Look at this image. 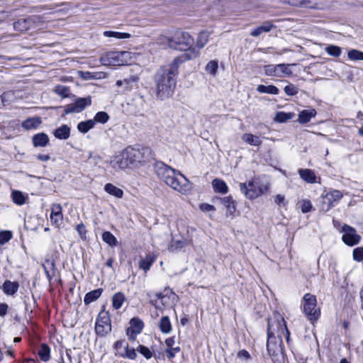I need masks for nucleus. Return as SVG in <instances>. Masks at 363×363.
I'll return each mask as SVG.
<instances>
[{"label": "nucleus", "mask_w": 363, "mask_h": 363, "mask_svg": "<svg viewBox=\"0 0 363 363\" xmlns=\"http://www.w3.org/2000/svg\"><path fill=\"white\" fill-rule=\"evenodd\" d=\"M104 190L109 194L113 195L117 198H122L123 191L114 186L112 184H106L104 186Z\"/></svg>", "instance_id": "nucleus-32"}, {"label": "nucleus", "mask_w": 363, "mask_h": 363, "mask_svg": "<svg viewBox=\"0 0 363 363\" xmlns=\"http://www.w3.org/2000/svg\"><path fill=\"white\" fill-rule=\"evenodd\" d=\"M154 169L158 177L173 189L183 194L190 191L191 184L180 172L172 168L162 162H156Z\"/></svg>", "instance_id": "nucleus-2"}, {"label": "nucleus", "mask_w": 363, "mask_h": 363, "mask_svg": "<svg viewBox=\"0 0 363 363\" xmlns=\"http://www.w3.org/2000/svg\"><path fill=\"white\" fill-rule=\"evenodd\" d=\"M300 177L308 184H314L316 182V175L313 170L310 169H298Z\"/></svg>", "instance_id": "nucleus-18"}, {"label": "nucleus", "mask_w": 363, "mask_h": 363, "mask_svg": "<svg viewBox=\"0 0 363 363\" xmlns=\"http://www.w3.org/2000/svg\"><path fill=\"white\" fill-rule=\"evenodd\" d=\"M144 327L143 322L138 318H133L130 320V327L126 330V334L131 340H135L136 336L140 334Z\"/></svg>", "instance_id": "nucleus-13"}, {"label": "nucleus", "mask_w": 363, "mask_h": 363, "mask_svg": "<svg viewBox=\"0 0 363 363\" xmlns=\"http://www.w3.org/2000/svg\"><path fill=\"white\" fill-rule=\"evenodd\" d=\"M50 139L47 134L40 133L34 135L32 138V142L34 147H44L49 143Z\"/></svg>", "instance_id": "nucleus-17"}, {"label": "nucleus", "mask_w": 363, "mask_h": 363, "mask_svg": "<svg viewBox=\"0 0 363 363\" xmlns=\"http://www.w3.org/2000/svg\"><path fill=\"white\" fill-rule=\"evenodd\" d=\"M96 335L104 337L111 331V323L109 313L102 310L96 318L95 325Z\"/></svg>", "instance_id": "nucleus-7"}, {"label": "nucleus", "mask_w": 363, "mask_h": 363, "mask_svg": "<svg viewBox=\"0 0 363 363\" xmlns=\"http://www.w3.org/2000/svg\"><path fill=\"white\" fill-rule=\"evenodd\" d=\"M218 67V61L211 60L206 65V71L212 75H215L217 72Z\"/></svg>", "instance_id": "nucleus-45"}, {"label": "nucleus", "mask_w": 363, "mask_h": 363, "mask_svg": "<svg viewBox=\"0 0 363 363\" xmlns=\"http://www.w3.org/2000/svg\"><path fill=\"white\" fill-rule=\"evenodd\" d=\"M32 25V21L30 18H20L13 23V28L20 32L28 30Z\"/></svg>", "instance_id": "nucleus-22"}, {"label": "nucleus", "mask_w": 363, "mask_h": 363, "mask_svg": "<svg viewBox=\"0 0 363 363\" xmlns=\"http://www.w3.org/2000/svg\"><path fill=\"white\" fill-rule=\"evenodd\" d=\"M123 152L124 156L126 157V160H128L130 165L145 162L152 157V151L149 147L129 146Z\"/></svg>", "instance_id": "nucleus-5"}, {"label": "nucleus", "mask_w": 363, "mask_h": 363, "mask_svg": "<svg viewBox=\"0 0 363 363\" xmlns=\"http://www.w3.org/2000/svg\"><path fill=\"white\" fill-rule=\"evenodd\" d=\"M159 328L162 333L168 334L172 331V324L168 316H163L159 323Z\"/></svg>", "instance_id": "nucleus-30"}, {"label": "nucleus", "mask_w": 363, "mask_h": 363, "mask_svg": "<svg viewBox=\"0 0 363 363\" xmlns=\"http://www.w3.org/2000/svg\"><path fill=\"white\" fill-rule=\"evenodd\" d=\"M157 255L154 253L147 254L145 258L141 259L139 263V267L143 269L145 272H147L152 264L155 262Z\"/></svg>", "instance_id": "nucleus-20"}, {"label": "nucleus", "mask_w": 363, "mask_h": 363, "mask_svg": "<svg viewBox=\"0 0 363 363\" xmlns=\"http://www.w3.org/2000/svg\"><path fill=\"white\" fill-rule=\"evenodd\" d=\"M129 55L128 52H110L101 57V61L104 65L121 66L123 65L125 57Z\"/></svg>", "instance_id": "nucleus-9"}, {"label": "nucleus", "mask_w": 363, "mask_h": 363, "mask_svg": "<svg viewBox=\"0 0 363 363\" xmlns=\"http://www.w3.org/2000/svg\"><path fill=\"white\" fill-rule=\"evenodd\" d=\"M81 77L86 80L94 79V75L89 72H81Z\"/></svg>", "instance_id": "nucleus-62"}, {"label": "nucleus", "mask_w": 363, "mask_h": 363, "mask_svg": "<svg viewBox=\"0 0 363 363\" xmlns=\"http://www.w3.org/2000/svg\"><path fill=\"white\" fill-rule=\"evenodd\" d=\"M124 351L125 352L121 354L123 357H126L130 359H135L136 358L137 353L134 348H130L128 345H126L124 347Z\"/></svg>", "instance_id": "nucleus-46"}, {"label": "nucleus", "mask_w": 363, "mask_h": 363, "mask_svg": "<svg viewBox=\"0 0 363 363\" xmlns=\"http://www.w3.org/2000/svg\"><path fill=\"white\" fill-rule=\"evenodd\" d=\"M42 123V120L40 117H32L23 121L21 126L26 130H34L38 128Z\"/></svg>", "instance_id": "nucleus-19"}, {"label": "nucleus", "mask_w": 363, "mask_h": 363, "mask_svg": "<svg viewBox=\"0 0 363 363\" xmlns=\"http://www.w3.org/2000/svg\"><path fill=\"white\" fill-rule=\"evenodd\" d=\"M199 208L203 212L215 211L216 208L214 206L208 203H202L200 205Z\"/></svg>", "instance_id": "nucleus-59"}, {"label": "nucleus", "mask_w": 363, "mask_h": 363, "mask_svg": "<svg viewBox=\"0 0 363 363\" xmlns=\"http://www.w3.org/2000/svg\"><path fill=\"white\" fill-rule=\"evenodd\" d=\"M257 91L259 93H266L277 95L279 93V89L274 85L265 86L260 84L257 87Z\"/></svg>", "instance_id": "nucleus-33"}, {"label": "nucleus", "mask_w": 363, "mask_h": 363, "mask_svg": "<svg viewBox=\"0 0 363 363\" xmlns=\"http://www.w3.org/2000/svg\"><path fill=\"white\" fill-rule=\"evenodd\" d=\"M275 333L280 339L283 335L286 337V342H289V330L284 319L279 315L276 321H272L270 318L268 319L267 348L269 355L274 354L276 351Z\"/></svg>", "instance_id": "nucleus-3"}, {"label": "nucleus", "mask_w": 363, "mask_h": 363, "mask_svg": "<svg viewBox=\"0 0 363 363\" xmlns=\"http://www.w3.org/2000/svg\"><path fill=\"white\" fill-rule=\"evenodd\" d=\"M181 349L179 347H171V348H167L165 352L167 353V358L169 359H172L175 357V354L177 353H179L180 352Z\"/></svg>", "instance_id": "nucleus-55"}, {"label": "nucleus", "mask_w": 363, "mask_h": 363, "mask_svg": "<svg viewBox=\"0 0 363 363\" xmlns=\"http://www.w3.org/2000/svg\"><path fill=\"white\" fill-rule=\"evenodd\" d=\"M342 193L339 190L328 191L323 196L322 211L327 212L334 207L335 204L342 199Z\"/></svg>", "instance_id": "nucleus-10"}, {"label": "nucleus", "mask_w": 363, "mask_h": 363, "mask_svg": "<svg viewBox=\"0 0 363 363\" xmlns=\"http://www.w3.org/2000/svg\"><path fill=\"white\" fill-rule=\"evenodd\" d=\"M284 90L286 94L288 96H294L298 92V88L293 84H289L286 85Z\"/></svg>", "instance_id": "nucleus-48"}, {"label": "nucleus", "mask_w": 363, "mask_h": 363, "mask_svg": "<svg viewBox=\"0 0 363 363\" xmlns=\"http://www.w3.org/2000/svg\"><path fill=\"white\" fill-rule=\"evenodd\" d=\"M315 115L316 111L313 108L303 110L298 114V121L300 123H306L309 122L312 118L315 117Z\"/></svg>", "instance_id": "nucleus-25"}, {"label": "nucleus", "mask_w": 363, "mask_h": 363, "mask_svg": "<svg viewBox=\"0 0 363 363\" xmlns=\"http://www.w3.org/2000/svg\"><path fill=\"white\" fill-rule=\"evenodd\" d=\"M292 65L290 64H279V65H265L264 72L267 76L276 77H289L292 74V71L290 67Z\"/></svg>", "instance_id": "nucleus-8"}, {"label": "nucleus", "mask_w": 363, "mask_h": 363, "mask_svg": "<svg viewBox=\"0 0 363 363\" xmlns=\"http://www.w3.org/2000/svg\"><path fill=\"white\" fill-rule=\"evenodd\" d=\"M55 92L62 97H67L69 93V89L67 86L59 85L56 87Z\"/></svg>", "instance_id": "nucleus-53"}, {"label": "nucleus", "mask_w": 363, "mask_h": 363, "mask_svg": "<svg viewBox=\"0 0 363 363\" xmlns=\"http://www.w3.org/2000/svg\"><path fill=\"white\" fill-rule=\"evenodd\" d=\"M53 135L59 140H67L70 136V128L67 125H62L55 130Z\"/></svg>", "instance_id": "nucleus-23"}, {"label": "nucleus", "mask_w": 363, "mask_h": 363, "mask_svg": "<svg viewBox=\"0 0 363 363\" xmlns=\"http://www.w3.org/2000/svg\"><path fill=\"white\" fill-rule=\"evenodd\" d=\"M109 120L108 114L105 111H99L97 112L92 121H94V124L96 123H106Z\"/></svg>", "instance_id": "nucleus-41"}, {"label": "nucleus", "mask_w": 363, "mask_h": 363, "mask_svg": "<svg viewBox=\"0 0 363 363\" xmlns=\"http://www.w3.org/2000/svg\"><path fill=\"white\" fill-rule=\"evenodd\" d=\"M235 210L236 208L235 205V201H233L232 203L229 206V207H228L226 209L227 214L233 215V213L235 212Z\"/></svg>", "instance_id": "nucleus-63"}, {"label": "nucleus", "mask_w": 363, "mask_h": 363, "mask_svg": "<svg viewBox=\"0 0 363 363\" xmlns=\"http://www.w3.org/2000/svg\"><path fill=\"white\" fill-rule=\"evenodd\" d=\"M169 291L172 294H174V292L169 288H166L164 291V292H157L155 294L156 299L157 301L162 300V299H169V297L168 296L167 293L164 294L165 292Z\"/></svg>", "instance_id": "nucleus-54"}, {"label": "nucleus", "mask_w": 363, "mask_h": 363, "mask_svg": "<svg viewBox=\"0 0 363 363\" xmlns=\"http://www.w3.org/2000/svg\"><path fill=\"white\" fill-rule=\"evenodd\" d=\"M240 189L249 199H255L262 194L261 190L256 189L253 182H250L247 185L245 183H240Z\"/></svg>", "instance_id": "nucleus-14"}, {"label": "nucleus", "mask_w": 363, "mask_h": 363, "mask_svg": "<svg viewBox=\"0 0 363 363\" xmlns=\"http://www.w3.org/2000/svg\"><path fill=\"white\" fill-rule=\"evenodd\" d=\"M138 351L147 359H150L152 356L150 350L144 345H139Z\"/></svg>", "instance_id": "nucleus-52"}, {"label": "nucleus", "mask_w": 363, "mask_h": 363, "mask_svg": "<svg viewBox=\"0 0 363 363\" xmlns=\"http://www.w3.org/2000/svg\"><path fill=\"white\" fill-rule=\"evenodd\" d=\"M208 35L206 32H201L199 35L197 43H196V48L199 50L204 47L206 43L208 42Z\"/></svg>", "instance_id": "nucleus-43"}, {"label": "nucleus", "mask_w": 363, "mask_h": 363, "mask_svg": "<svg viewBox=\"0 0 363 363\" xmlns=\"http://www.w3.org/2000/svg\"><path fill=\"white\" fill-rule=\"evenodd\" d=\"M294 116V113H285L280 111L276 114L274 120L279 123H285L287 121L292 119Z\"/></svg>", "instance_id": "nucleus-40"}, {"label": "nucleus", "mask_w": 363, "mask_h": 363, "mask_svg": "<svg viewBox=\"0 0 363 363\" xmlns=\"http://www.w3.org/2000/svg\"><path fill=\"white\" fill-rule=\"evenodd\" d=\"M11 196L13 201L19 206L24 204L26 202V196L20 191H13Z\"/></svg>", "instance_id": "nucleus-37"}, {"label": "nucleus", "mask_w": 363, "mask_h": 363, "mask_svg": "<svg viewBox=\"0 0 363 363\" xmlns=\"http://www.w3.org/2000/svg\"><path fill=\"white\" fill-rule=\"evenodd\" d=\"M198 57L196 50H191L185 57H177L167 67H160L155 74L157 96L163 100L171 96L176 86V77L179 66L186 60Z\"/></svg>", "instance_id": "nucleus-1"}, {"label": "nucleus", "mask_w": 363, "mask_h": 363, "mask_svg": "<svg viewBox=\"0 0 363 363\" xmlns=\"http://www.w3.org/2000/svg\"><path fill=\"white\" fill-rule=\"evenodd\" d=\"M234 200L233 199V197L231 196H225L223 198L221 197H215L213 199L214 203H218L222 204L225 206V208L227 209L228 207L232 203V202Z\"/></svg>", "instance_id": "nucleus-44"}, {"label": "nucleus", "mask_w": 363, "mask_h": 363, "mask_svg": "<svg viewBox=\"0 0 363 363\" xmlns=\"http://www.w3.org/2000/svg\"><path fill=\"white\" fill-rule=\"evenodd\" d=\"M91 104V98L90 96L84 98H77L74 103L68 104L65 108V113L69 114L72 113H80L86 106Z\"/></svg>", "instance_id": "nucleus-12"}, {"label": "nucleus", "mask_w": 363, "mask_h": 363, "mask_svg": "<svg viewBox=\"0 0 363 363\" xmlns=\"http://www.w3.org/2000/svg\"><path fill=\"white\" fill-rule=\"evenodd\" d=\"M138 80V77L131 76L129 78L124 79L123 80H118L116 84L118 86H124V91H127L131 89Z\"/></svg>", "instance_id": "nucleus-27"}, {"label": "nucleus", "mask_w": 363, "mask_h": 363, "mask_svg": "<svg viewBox=\"0 0 363 363\" xmlns=\"http://www.w3.org/2000/svg\"><path fill=\"white\" fill-rule=\"evenodd\" d=\"M50 350L46 345H42L38 351V355L40 359L43 362H47L50 359Z\"/></svg>", "instance_id": "nucleus-39"}, {"label": "nucleus", "mask_w": 363, "mask_h": 363, "mask_svg": "<svg viewBox=\"0 0 363 363\" xmlns=\"http://www.w3.org/2000/svg\"><path fill=\"white\" fill-rule=\"evenodd\" d=\"M77 230L82 239L86 238V228L84 224H79L77 226Z\"/></svg>", "instance_id": "nucleus-60"}, {"label": "nucleus", "mask_w": 363, "mask_h": 363, "mask_svg": "<svg viewBox=\"0 0 363 363\" xmlns=\"http://www.w3.org/2000/svg\"><path fill=\"white\" fill-rule=\"evenodd\" d=\"M242 140L250 145L260 146L262 145V140L259 139V138L251 133L243 134L242 136Z\"/></svg>", "instance_id": "nucleus-29"}, {"label": "nucleus", "mask_w": 363, "mask_h": 363, "mask_svg": "<svg viewBox=\"0 0 363 363\" xmlns=\"http://www.w3.org/2000/svg\"><path fill=\"white\" fill-rule=\"evenodd\" d=\"M62 208L60 204L55 203L51 207L50 220L56 227H59L63 220Z\"/></svg>", "instance_id": "nucleus-15"}, {"label": "nucleus", "mask_w": 363, "mask_h": 363, "mask_svg": "<svg viewBox=\"0 0 363 363\" xmlns=\"http://www.w3.org/2000/svg\"><path fill=\"white\" fill-rule=\"evenodd\" d=\"M110 164L116 170L123 169L130 166L126 157L124 156L123 151L121 155L113 157L110 161Z\"/></svg>", "instance_id": "nucleus-16"}, {"label": "nucleus", "mask_w": 363, "mask_h": 363, "mask_svg": "<svg viewBox=\"0 0 363 363\" xmlns=\"http://www.w3.org/2000/svg\"><path fill=\"white\" fill-rule=\"evenodd\" d=\"M12 238V233L9 230L0 232V244L4 245Z\"/></svg>", "instance_id": "nucleus-47"}, {"label": "nucleus", "mask_w": 363, "mask_h": 363, "mask_svg": "<svg viewBox=\"0 0 363 363\" xmlns=\"http://www.w3.org/2000/svg\"><path fill=\"white\" fill-rule=\"evenodd\" d=\"M325 51L330 56L338 57L342 53V48L334 45H329L325 48Z\"/></svg>", "instance_id": "nucleus-38"}, {"label": "nucleus", "mask_w": 363, "mask_h": 363, "mask_svg": "<svg viewBox=\"0 0 363 363\" xmlns=\"http://www.w3.org/2000/svg\"><path fill=\"white\" fill-rule=\"evenodd\" d=\"M238 357L240 358V359L247 361L251 358V356L247 350H242L240 352H238Z\"/></svg>", "instance_id": "nucleus-58"}, {"label": "nucleus", "mask_w": 363, "mask_h": 363, "mask_svg": "<svg viewBox=\"0 0 363 363\" xmlns=\"http://www.w3.org/2000/svg\"><path fill=\"white\" fill-rule=\"evenodd\" d=\"M102 240L111 247H114L118 245L116 238L109 231H105L103 233Z\"/></svg>", "instance_id": "nucleus-35"}, {"label": "nucleus", "mask_w": 363, "mask_h": 363, "mask_svg": "<svg viewBox=\"0 0 363 363\" xmlns=\"http://www.w3.org/2000/svg\"><path fill=\"white\" fill-rule=\"evenodd\" d=\"M94 121L91 119L81 121L77 124V130L82 133H86L94 127Z\"/></svg>", "instance_id": "nucleus-31"}, {"label": "nucleus", "mask_w": 363, "mask_h": 363, "mask_svg": "<svg viewBox=\"0 0 363 363\" xmlns=\"http://www.w3.org/2000/svg\"><path fill=\"white\" fill-rule=\"evenodd\" d=\"M169 299H162L159 301L157 300L151 299L150 303L159 310H163L168 303Z\"/></svg>", "instance_id": "nucleus-49"}, {"label": "nucleus", "mask_w": 363, "mask_h": 363, "mask_svg": "<svg viewBox=\"0 0 363 363\" xmlns=\"http://www.w3.org/2000/svg\"><path fill=\"white\" fill-rule=\"evenodd\" d=\"M184 245V242L183 240H172L168 249L169 251L174 252L178 249L182 248Z\"/></svg>", "instance_id": "nucleus-51"}, {"label": "nucleus", "mask_w": 363, "mask_h": 363, "mask_svg": "<svg viewBox=\"0 0 363 363\" xmlns=\"http://www.w3.org/2000/svg\"><path fill=\"white\" fill-rule=\"evenodd\" d=\"M312 204L310 201H303V204L301 206V211L303 213H306L310 212L312 210Z\"/></svg>", "instance_id": "nucleus-57"}, {"label": "nucleus", "mask_w": 363, "mask_h": 363, "mask_svg": "<svg viewBox=\"0 0 363 363\" xmlns=\"http://www.w3.org/2000/svg\"><path fill=\"white\" fill-rule=\"evenodd\" d=\"M19 288V284L16 281H11L9 280H6L4 281L2 286V290L6 295H13L15 294Z\"/></svg>", "instance_id": "nucleus-24"}, {"label": "nucleus", "mask_w": 363, "mask_h": 363, "mask_svg": "<svg viewBox=\"0 0 363 363\" xmlns=\"http://www.w3.org/2000/svg\"><path fill=\"white\" fill-rule=\"evenodd\" d=\"M104 35L108 38H115L116 39H126L131 36V35L128 33H121L111 30L104 31Z\"/></svg>", "instance_id": "nucleus-36"}, {"label": "nucleus", "mask_w": 363, "mask_h": 363, "mask_svg": "<svg viewBox=\"0 0 363 363\" xmlns=\"http://www.w3.org/2000/svg\"><path fill=\"white\" fill-rule=\"evenodd\" d=\"M342 232L343 233L342 240L346 245L353 246L360 242L361 237L353 227L345 224L342 227Z\"/></svg>", "instance_id": "nucleus-11"}, {"label": "nucleus", "mask_w": 363, "mask_h": 363, "mask_svg": "<svg viewBox=\"0 0 363 363\" xmlns=\"http://www.w3.org/2000/svg\"><path fill=\"white\" fill-rule=\"evenodd\" d=\"M353 259L357 262L363 260V247H357L353 250Z\"/></svg>", "instance_id": "nucleus-50"}, {"label": "nucleus", "mask_w": 363, "mask_h": 363, "mask_svg": "<svg viewBox=\"0 0 363 363\" xmlns=\"http://www.w3.org/2000/svg\"><path fill=\"white\" fill-rule=\"evenodd\" d=\"M9 306L6 303H0V316H4L8 310Z\"/></svg>", "instance_id": "nucleus-61"}, {"label": "nucleus", "mask_w": 363, "mask_h": 363, "mask_svg": "<svg viewBox=\"0 0 363 363\" xmlns=\"http://www.w3.org/2000/svg\"><path fill=\"white\" fill-rule=\"evenodd\" d=\"M212 186L216 192L225 194L228 191L226 183L222 179H214L212 182Z\"/></svg>", "instance_id": "nucleus-28"}, {"label": "nucleus", "mask_w": 363, "mask_h": 363, "mask_svg": "<svg viewBox=\"0 0 363 363\" xmlns=\"http://www.w3.org/2000/svg\"><path fill=\"white\" fill-rule=\"evenodd\" d=\"M125 301V296L121 292L115 294L112 298V306L115 309H119Z\"/></svg>", "instance_id": "nucleus-34"}, {"label": "nucleus", "mask_w": 363, "mask_h": 363, "mask_svg": "<svg viewBox=\"0 0 363 363\" xmlns=\"http://www.w3.org/2000/svg\"><path fill=\"white\" fill-rule=\"evenodd\" d=\"M102 292V289H97L86 294L84 298V304L87 306L97 300L101 296Z\"/></svg>", "instance_id": "nucleus-26"}, {"label": "nucleus", "mask_w": 363, "mask_h": 363, "mask_svg": "<svg viewBox=\"0 0 363 363\" xmlns=\"http://www.w3.org/2000/svg\"><path fill=\"white\" fill-rule=\"evenodd\" d=\"M193 43V38L187 32L182 30L177 31L172 38L168 39V45L171 48L185 51L179 57H185L193 50L199 53V50L192 47Z\"/></svg>", "instance_id": "nucleus-4"}, {"label": "nucleus", "mask_w": 363, "mask_h": 363, "mask_svg": "<svg viewBox=\"0 0 363 363\" xmlns=\"http://www.w3.org/2000/svg\"><path fill=\"white\" fill-rule=\"evenodd\" d=\"M274 201L279 206H281L284 202V196L283 195L278 194L276 196Z\"/></svg>", "instance_id": "nucleus-64"}, {"label": "nucleus", "mask_w": 363, "mask_h": 363, "mask_svg": "<svg viewBox=\"0 0 363 363\" xmlns=\"http://www.w3.org/2000/svg\"><path fill=\"white\" fill-rule=\"evenodd\" d=\"M303 312L311 321L317 320L320 315L319 309H316L317 300L315 296L311 294H306L303 298Z\"/></svg>", "instance_id": "nucleus-6"}, {"label": "nucleus", "mask_w": 363, "mask_h": 363, "mask_svg": "<svg viewBox=\"0 0 363 363\" xmlns=\"http://www.w3.org/2000/svg\"><path fill=\"white\" fill-rule=\"evenodd\" d=\"M272 28H274V26L271 21H264L260 26L255 28L254 30H252L250 32V35L253 37H257L263 33L269 32Z\"/></svg>", "instance_id": "nucleus-21"}, {"label": "nucleus", "mask_w": 363, "mask_h": 363, "mask_svg": "<svg viewBox=\"0 0 363 363\" xmlns=\"http://www.w3.org/2000/svg\"><path fill=\"white\" fill-rule=\"evenodd\" d=\"M316 5V0H301L300 2V6L306 8H315Z\"/></svg>", "instance_id": "nucleus-56"}, {"label": "nucleus", "mask_w": 363, "mask_h": 363, "mask_svg": "<svg viewBox=\"0 0 363 363\" xmlns=\"http://www.w3.org/2000/svg\"><path fill=\"white\" fill-rule=\"evenodd\" d=\"M347 57L350 60L352 61L363 60V52L358 50L352 49L348 51Z\"/></svg>", "instance_id": "nucleus-42"}]
</instances>
